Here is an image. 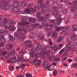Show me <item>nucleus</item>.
I'll use <instances>...</instances> for the list:
<instances>
[{"instance_id": "1", "label": "nucleus", "mask_w": 77, "mask_h": 77, "mask_svg": "<svg viewBox=\"0 0 77 77\" xmlns=\"http://www.w3.org/2000/svg\"><path fill=\"white\" fill-rule=\"evenodd\" d=\"M2 1L1 2V5L4 6L3 7V9L4 11H6L8 9H9L11 8V5L7 4H8V0H0Z\"/></svg>"}, {"instance_id": "2", "label": "nucleus", "mask_w": 77, "mask_h": 77, "mask_svg": "<svg viewBox=\"0 0 77 77\" xmlns=\"http://www.w3.org/2000/svg\"><path fill=\"white\" fill-rule=\"evenodd\" d=\"M28 8H26L25 10L26 14H30L31 12L34 13L36 12V10L33 8V4H29L28 5Z\"/></svg>"}, {"instance_id": "3", "label": "nucleus", "mask_w": 77, "mask_h": 77, "mask_svg": "<svg viewBox=\"0 0 77 77\" xmlns=\"http://www.w3.org/2000/svg\"><path fill=\"white\" fill-rule=\"evenodd\" d=\"M55 21L56 20H50V24H51V26L52 27L55 26L56 27H54L56 28V31L58 32H60V30H62V29H64V27H57V26L56 25V23H55Z\"/></svg>"}, {"instance_id": "4", "label": "nucleus", "mask_w": 77, "mask_h": 77, "mask_svg": "<svg viewBox=\"0 0 77 77\" xmlns=\"http://www.w3.org/2000/svg\"><path fill=\"white\" fill-rule=\"evenodd\" d=\"M23 32H24L23 30L20 32V34L19 35V33L16 32L14 34V35L16 37H17L19 39H22L25 38V35H26V31H25L23 33Z\"/></svg>"}, {"instance_id": "5", "label": "nucleus", "mask_w": 77, "mask_h": 77, "mask_svg": "<svg viewBox=\"0 0 77 77\" xmlns=\"http://www.w3.org/2000/svg\"><path fill=\"white\" fill-rule=\"evenodd\" d=\"M70 38L72 40H73L74 41H76L75 45L77 46V35L74 34H71L70 35Z\"/></svg>"}, {"instance_id": "6", "label": "nucleus", "mask_w": 77, "mask_h": 77, "mask_svg": "<svg viewBox=\"0 0 77 77\" xmlns=\"http://www.w3.org/2000/svg\"><path fill=\"white\" fill-rule=\"evenodd\" d=\"M12 11L13 12H16V14H20V13H21V11L20 10V8L18 7H15L12 8Z\"/></svg>"}, {"instance_id": "7", "label": "nucleus", "mask_w": 77, "mask_h": 77, "mask_svg": "<svg viewBox=\"0 0 77 77\" xmlns=\"http://www.w3.org/2000/svg\"><path fill=\"white\" fill-rule=\"evenodd\" d=\"M43 67H45V69H48L49 71H52V70L49 69L50 68V66H49V64H48V61L45 62L43 64Z\"/></svg>"}, {"instance_id": "8", "label": "nucleus", "mask_w": 77, "mask_h": 77, "mask_svg": "<svg viewBox=\"0 0 77 77\" xmlns=\"http://www.w3.org/2000/svg\"><path fill=\"white\" fill-rule=\"evenodd\" d=\"M38 25L39 24L38 23H36L35 24H33L32 26V28L30 29V31H31V30H32V31H38V29L37 28V27H38Z\"/></svg>"}, {"instance_id": "9", "label": "nucleus", "mask_w": 77, "mask_h": 77, "mask_svg": "<svg viewBox=\"0 0 77 77\" xmlns=\"http://www.w3.org/2000/svg\"><path fill=\"white\" fill-rule=\"evenodd\" d=\"M41 61L38 60V59H36L34 60L33 63L35 64V66H39L41 63Z\"/></svg>"}, {"instance_id": "10", "label": "nucleus", "mask_w": 77, "mask_h": 77, "mask_svg": "<svg viewBox=\"0 0 77 77\" xmlns=\"http://www.w3.org/2000/svg\"><path fill=\"white\" fill-rule=\"evenodd\" d=\"M32 53L34 54H35V57L36 58L40 57H41V53H36V52L35 51L33 50L32 51Z\"/></svg>"}, {"instance_id": "11", "label": "nucleus", "mask_w": 77, "mask_h": 77, "mask_svg": "<svg viewBox=\"0 0 77 77\" xmlns=\"http://www.w3.org/2000/svg\"><path fill=\"white\" fill-rule=\"evenodd\" d=\"M16 57H14V58H11L10 60H8V62L10 63H15L16 62Z\"/></svg>"}, {"instance_id": "12", "label": "nucleus", "mask_w": 77, "mask_h": 77, "mask_svg": "<svg viewBox=\"0 0 77 77\" xmlns=\"http://www.w3.org/2000/svg\"><path fill=\"white\" fill-rule=\"evenodd\" d=\"M66 51H68L71 49V45L69 44H66Z\"/></svg>"}, {"instance_id": "13", "label": "nucleus", "mask_w": 77, "mask_h": 77, "mask_svg": "<svg viewBox=\"0 0 77 77\" xmlns=\"http://www.w3.org/2000/svg\"><path fill=\"white\" fill-rule=\"evenodd\" d=\"M15 53V49L12 50L11 51L10 53H9L8 54V55H7V57H12V56L13 54H14Z\"/></svg>"}, {"instance_id": "14", "label": "nucleus", "mask_w": 77, "mask_h": 77, "mask_svg": "<svg viewBox=\"0 0 77 77\" xmlns=\"http://www.w3.org/2000/svg\"><path fill=\"white\" fill-rule=\"evenodd\" d=\"M29 24V22H20L19 23V26H25V25H26L27 24Z\"/></svg>"}, {"instance_id": "15", "label": "nucleus", "mask_w": 77, "mask_h": 77, "mask_svg": "<svg viewBox=\"0 0 77 77\" xmlns=\"http://www.w3.org/2000/svg\"><path fill=\"white\" fill-rule=\"evenodd\" d=\"M29 21L30 22V23H35L36 22V20L35 18H29Z\"/></svg>"}, {"instance_id": "16", "label": "nucleus", "mask_w": 77, "mask_h": 77, "mask_svg": "<svg viewBox=\"0 0 77 77\" xmlns=\"http://www.w3.org/2000/svg\"><path fill=\"white\" fill-rule=\"evenodd\" d=\"M13 46H14L13 44H9L7 46L6 48L7 50H10V49H11L13 47Z\"/></svg>"}, {"instance_id": "17", "label": "nucleus", "mask_w": 77, "mask_h": 77, "mask_svg": "<svg viewBox=\"0 0 77 77\" xmlns=\"http://www.w3.org/2000/svg\"><path fill=\"white\" fill-rule=\"evenodd\" d=\"M20 6L23 7V8L26 7L27 6V3L24 2H20Z\"/></svg>"}, {"instance_id": "18", "label": "nucleus", "mask_w": 77, "mask_h": 77, "mask_svg": "<svg viewBox=\"0 0 77 77\" xmlns=\"http://www.w3.org/2000/svg\"><path fill=\"white\" fill-rule=\"evenodd\" d=\"M51 48H54V50H55V52L59 50V48L56 47V46L54 45H51Z\"/></svg>"}, {"instance_id": "19", "label": "nucleus", "mask_w": 77, "mask_h": 77, "mask_svg": "<svg viewBox=\"0 0 77 77\" xmlns=\"http://www.w3.org/2000/svg\"><path fill=\"white\" fill-rule=\"evenodd\" d=\"M17 32H21V31L22 30H23V32H22V33H24V31H25V35L26 34V29H25L23 28V29H21V28H18L17 29Z\"/></svg>"}, {"instance_id": "20", "label": "nucleus", "mask_w": 77, "mask_h": 77, "mask_svg": "<svg viewBox=\"0 0 77 77\" xmlns=\"http://www.w3.org/2000/svg\"><path fill=\"white\" fill-rule=\"evenodd\" d=\"M42 47V45H38L36 48L35 50L36 51H39L41 49V47Z\"/></svg>"}, {"instance_id": "21", "label": "nucleus", "mask_w": 77, "mask_h": 77, "mask_svg": "<svg viewBox=\"0 0 77 77\" xmlns=\"http://www.w3.org/2000/svg\"><path fill=\"white\" fill-rule=\"evenodd\" d=\"M44 36L43 35H40L37 36V38L39 40H42L44 39Z\"/></svg>"}, {"instance_id": "22", "label": "nucleus", "mask_w": 77, "mask_h": 77, "mask_svg": "<svg viewBox=\"0 0 77 77\" xmlns=\"http://www.w3.org/2000/svg\"><path fill=\"white\" fill-rule=\"evenodd\" d=\"M47 53V50H46V49H43L42 50V51L40 52V53L42 54L43 55H45V54H46Z\"/></svg>"}, {"instance_id": "23", "label": "nucleus", "mask_w": 77, "mask_h": 77, "mask_svg": "<svg viewBox=\"0 0 77 77\" xmlns=\"http://www.w3.org/2000/svg\"><path fill=\"white\" fill-rule=\"evenodd\" d=\"M0 41L2 42H5L6 40L5 38L3 37V36L0 35Z\"/></svg>"}, {"instance_id": "24", "label": "nucleus", "mask_w": 77, "mask_h": 77, "mask_svg": "<svg viewBox=\"0 0 77 77\" xmlns=\"http://www.w3.org/2000/svg\"><path fill=\"white\" fill-rule=\"evenodd\" d=\"M53 14L54 15H55V17L57 18H58V17H59V15L57 14V11H55L53 13Z\"/></svg>"}, {"instance_id": "25", "label": "nucleus", "mask_w": 77, "mask_h": 77, "mask_svg": "<svg viewBox=\"0 0 77 77\" xmlns=\"http://www.w3.org/2000/svg\"><path fill=\"white\" fill-rule=\"evenodd\" d=\"M54 56L52 55L51 57H49L48 58V60L49 61L51 62L52 60H54Z\"/></svg>"}, {"instance_id": "26", "label": "nucleus", "mask_w": 77, "mask_h": 77, "mask_svg": "<svg viewBox=\"0 0 77 77\" xmlns=\"http://www.w3.org/2000/svg\"><path fill=\"white\" fill-rule=\"evenodd\" d=\"M51 1L49 0H46L45 1V3L47 6H48V7H49V6H50V3Z\"/></svg>"}, {"instance_id": "27", "label": "nucleus", "mask_w": 77, "mask_h": 77, "mask_svg": "<svg viewBox=\"0 0 77 77\" xmlns=\"http://www.w3.org/2000/svg\"><path fill=\"white\" fill-rule=\"evenodd\" d=\"M63 37H59V38L57 40V42L58 43H59L62 42V41L63 40Z\"/></svg>"}, {"instance_id": "28", "label": "nucleus", "mask_w": 77, "mask_h": 77, "mask_svg": "<svg viewBox=\"0 0 77 77\" xmlns=\"http://www.w3.org/2000/svg\"><path fill=\"white\" fill-rule=\"evenodd\" d=\"M10 26L9 24L8 23H6L4 24V27L7 29H9Z\"/></svg>"}, {"instance_id": "29", "label": "nucleus", "mask_w": 77, "mask_h": 77, "mask_svg": "<svg viewBox=\"0 0 77 77\" xmlns=\"http://www.w3.org/2000/svg\"><path fill=\"white\" fill-rule=\"evenodd\" d=\"M3 56L4 57V58L3 59H6V58H7V57H8L7 56H5V54H7L8 55V54H9V53H8V52H6L5 51H3Z\"/></svg>"}, {"instance_id": "30", "label": "nucleus", "mask_w": 77, "mask_h": 77, "mask_svg": "<svg viewBox=\"0 0 77 77\" xmlns=\"http://www.w3.org/2000/svg\"><path fill=\"white\" fill-rule=\"evenodd\" d=\"M45 29H46V30H50V29H51V27L49 25H45Z\"/></svg>"}, {"instance_id": "31", "label": "nucleus", "mask_w": 77, "mask_h": 77, "mask_svg": "<svg viewBox=\"0 0 77 77\" xmlns=\"http://www.w3.org/2000/svg\"><path fill=\"white\" fill-rule=\"evenodd\" d=\"M48 9H43L41 10L42 13L43 14H46L47 12V10Z\"/></svg>"}, {"instance_id": "32", "label": "nucleus", "mask_w": 77, "mask_h": 77, "mask_svg": "<svg viewBox=\"0 0 77 77\" xmlns=\"http://www.w3.org/2000/svg\"><path fill=\"white\" fill-rule=\"evenodd\" d=\"M9 39L11 41H14L15 40V38L11 35H10L9 37Z\"/></svg>"}, {"instance_id": "33", "label": "nucleus", "mask_w": 77, "mask_h": 77, "mask_svg": "<svg viewBox=\"0 0 77 77\" xmlns=\"http://www.w3.org/2000/svg\"><path fill=\"white\" fill-rule=\"evenodd\" d=\"M72 3L73 6H77V0L73 1L72 2Z\"/></svg>"}, {"instance_id": "34", "label": "nucleus", "mask_w": 77, "mask_h": 77, "mask_svg": "<svg viewBox=\"0 0 77 77\" xmlns=\"http://www.w3.org/2000/svg\"><path fill=\"white\" fill-rule=\"evenodd\" d=\"M41 15V13L40 12H38L36 14V17L38 18H39Z\"/></svg>"}, {"instance_id": "35", "label": "nucleus", "mask_w": 77, "mask_h": 77, "mask_svg": "<svg viewBox=\"0 0 77 77\" xmlns=\"http://www.w3.org/2000/svg\"><path fill=\"white\" fill-rule=\"evenodd\" d=\"M18 2L17 1L15 2H14L13 5V6H15V7H18Z\"/></svg>"}, {"instance_id": "36", "label": "nucleus", "mask_w": 77, "mask_h": 77, "mask_svg": "<svg viewBox=\"0 0 77 77\" xmlns=\"http://www.w3.org/2000/svg\"><path fill=\"white\" fill-rule=\"evenodd\" d=\"M42 23L43 26H46L47 24V20H44L42 22Z\"/></svg>"}, {"instance_id": "37", "label": "nucleus", "mask_w": 77, "mask_h": 77, "mask_svg": "<svg viewBox=\"0 0 77 77\" xmlns=\"http://www.w3.org/2000/svg\"><path fill=\"white\" fill-rule=\"evenodd\" d=\"M73 29L74 31H77V25H75L73 26Z\"/></svg>"}, {"instance_id": "38", "label": "nucleus", "mask_w": 77, "mask_h": 77, "mask_svg": "<svg viewBox=\"0 0 77 77\" xmlns=\"http://www.w3.org/2000/svg\"><path fill=\"white\" fill-rule=\"evenodd\" d=\"M57 35V33L56 32H54L52 34V36L53 37H56V36Z\"/></svg>"}, {"instance_id": "39", "label": "nucleus", "mask_w": 77, "mask_h": 77, "mask_svg": "<svg viewBox=\"0 0 77 77\" xmlns=\"http://www.w3.org/2000/svg\"><path fill=\"white\" fill-rule=\"evenodd\" d=\"M8 29H9L10 30H11L12 31H14V30H15V28L14 27L10 26H9V27Z\"/></svg>"}, {"instance_id": "40", "label": "nucleus", "mask_w": 77, "mask_h": 77, "mask_svg": "<svg viewBox=\"0 0 77 77\" xmlns=\"http://www.w3.org/2000/svg\"><path fill=\"white\" fill-rule=\"evenodd\" d=\"M23 60L24 58H23V57H20V60H18V62H19V61H20V62H24V61Z\"/></svg>"}, {"instance_id": "41", "label": "nucleus", "mask_w": 77, "mask_h": 77, "mask_svg": "<svg viewBox=\"0 0 77 77\" xmlns=\"http://www.w3.org/2000/svg\"><path fill=\"white\" fill-rule=\"evenodd\" d=\"M44 1L42 0H39L37 2L38 4H40L41 5L43 3Z\"/></svg>"}, {"instance_id": "42", "label": "nucleus", "mask_w": 77, "mask_h": 77, "mask_svg": "<svg viewBox=\"0 0 77 77\" xmlns=\"http://www.w3.org/2000/svg\"><path fill=\"white\" fill-rule=\"evenodd\" d=\"M25 52H27V51H26V49H23L22 50V51L20 52V54H24V53H25Z\"/></svg>"}, {"instance_id": "43", "label": "nucleus", "mask_w": 77, "mask_h": 77, "mask_svg": "<svg viewBox=\"0 0 77 77\" xmlns=\"http://www.w3.org/2000/svg\"><path fill=\"white\" fill-rule=\"evenodd\" d=\"M65 51V48H63L59 52V54H62L63 53V51Z\"/></svg>"}, {"instance_id": "44", "label": "nucleus", "mask_w": 77, "mask_h": 77, "mask_svg": "<svg viewBox=\"0 0 77 77\" xmlns=\"http://www.w3.org/2000/svg\"><path fill=\"white\" fill-rule=\"evenodd\" d=\"M44 20V17H39V18L38 19V21H42Z\"/></svg>"}, {"instance_id": "45", "label": "nucleus", "mask_w": 77, "mask_h": 77, "mask_svg": "<svg viewBox=\"0 0 77 77\" xmlns=\"http://www.w3.org/2000/svg\"><path fill=\"white\" fill-rule=\"evenodd\" d=\"M57 7L59 8H62L63 7V5L60 4H59L57 5Z\"/></svg>"}, {"instance_id": "46", "label": "nucleus", "mask_w": 77, "mask_h": 77, "mask_svg": "<svg viewBox=\"0 0 77 77\" xmlns=\"http://www.w3.org/2000/svg\"><path fill=\"white\" fill-rule=\"evenodd\" d=\"M40 6L42 8H45V5L43 3L40 5Z\"/></svg>"}, {"instance_id": "47", "label": "nucleus", "mask_w": 77, "mask_h": 77, "mask_svg": "<svg viewBox=\"0 0 77 77\" xmlns=\"http://www.w3.org/2000/svg\"><path fill=\"white\" fill-rule=\"evenodd\" d=\"M40 57H42V59L44 60L45 59V58H46V57H45V56L44 55L42 54H41V56H40Z\"/></svg>"}, {"instance_id": "48", "label": "nucleus", "mask_w": 77, "mask_h": 77, "mask_svg": "<svg viewBox=\"0 0 77 77\" xmlns=\"http://www.w3.org/2000/svg\"><path fill=\"white\" fill-rule=\"evenodd\" d=\"M72 66L73 67H75V68L77 69V63L73 64Z\"/></svg>"}, {"instance_id": "49", "label": "nucleus", "mask_w": 77, "mask_h": 77, "mask_svg": "<svg viewBox=\"0 0 77 77\" xmlns=\"http://www.w3.org/2000/svg\"><path fill=\"white\" fill-rule=\"evenodd\" d=\"M27 73L26 74V77H32V74H28Z\"/></svg>"}, {"instance_id": "50", "label": "nucleus", "mask_w": 77, "mask_h": 77, "mask_svg": "<svg viewBox=\"0 0 77 77\" xmlns=\"http://www.w3.org/2000/svg\"><path fill=\"white\" fill-rule=\"evenodd\" d=\"M20 66L23 69H25V65H24V64H21Z\"/></svg>"}, {"instance_id": "51", "label": "nucleus", "mask_w": 77, "mask_h": 77, "mask_svg": "<svg viewBox=\"0 0 77 77\" xmlns=\"http://www.w3.org/2000/svg\"><path fill=\"white\" fill-rule=\"evenodd\" d=\"M63 44H60L58 45V47L60 49L62 48V47H63Z\"/></svg>"}, {"instance_id": "52", "label": "nucleus", "mask_w": 77, "mask_h": 77, "mask_svg": "<svg viewBox=\"0 0 77 77\" xmlns=\"http://www.w3.org/2000/svg\"><path fill=\"white\" fill-rule=\"evenodd\" d=\"M54 60H55V61H60V60L59 57L55 58L54 59Z\"/></svg>"}, {"instance_id": "53", "label": "nucleus", "mask_w": 77, "mask_h": 77, "mask_svg": "<svg viewBox=\"0 0 77 77\" xmlns=\"http://www.w3.org/2000/svg\"><path fill=\"white\" fill-rule=\"evenodd\" d=\"M53 73L54 75V76H56V75H57V72L55 71H53Z\"/></svg>"}, {"instance_id": "54", "label": "nucleus", "mask_w": 77, "mask_h": 77, "mask_svg": "<svg viewBox=\"0 0 77 77\" xmlns=\"http://www.w3.org/2000/svg\"><path fill=\"white\" fill-rule=\"evenodd\" d=\"M7 19L6 18H5L3 19V23H4V24L5 23H7Z\"/></svg>"}, {"instance_id": "55", "label": "nucleus", "mask_w": 77, "mask_h": 77, "mask_svg": "<svg viewBox=\"0 0 77 77\" xmlns=\"http://www.w3.org/2000/svg\"><path fill=\"white\" fill-rule=\"evenodd\" d=\"M68 1H69V0H65V1H64V3L66 5H68Z\"/></svg>"}, {"instance_id": "56", "label": "nucleus", "mask_w": 77, "mask_h": 77, "mask_svg": "<svg viewBox=\"0 0 77 77\" xmlns=\"http://www.w3.org/2000/svg\"><path fill=\"white\" fill-rule=\"evenodd\" d=\"M62 12L63 13H67V11H66V9H63L62 10Z\"/></svg>"}, {"instance_id": "57", "label": "nucleus", "mask_w": 77, "mask_h": 77, "mask_svg": "<svg viewBox=\"0 0 77 77\" xmlns=\"http://www.w3.org/2000/svg\"><path fill=\"white\" fill-rule=\"evenodd\" d=\"M4 44H5V43H3V42L0 43V47H3V45H4Z\"/></svg>"}, {"instance_id": "58", "label": "nucleus", "mask_w": 77, "mask_h": 77, "mask_svg": "<svg viewBox=\"0 0 77 77\" xmlns=\"http://www.w3.org/2000/svg\"><path fill=\"white\" fill-rule=\"evenodd\" d=\"M55 52H56V51H55V49H53L52 51H51V54H54L55 53Z\"/></svg>"}, {"instance_id": "59", "label": "nucleus", "mask_w": 77, "mask_h": 77, "mask_svg": "<svg viewBox=\"0 0 77 77\" xmlns=\"http://www.w3.org/2000/svg\"><path fill=\"white\" fill-rule=\"evenodd\" d=\"M9 68L11 70H12L14 69V67L12 66H9Z\"/></svg>"}, {"instance_id": "60", "label": "nucleus", "mask_w": 77, "mask_h": 77, "mask_svg": "<svg viewBox=\"0 0 77 77\" xmlns=\"http://www.w3.org/2000/svg\"><path fill=\"white\" fill-rule=\"evenodd\" d=\"M61 22H62V21L60 20H58V22H57V24L58 25H59V24H60V23H61Z\"/></svg>"}, {"instance_id": "61", "label": "nucleus", "mask_w": 77, "mask_h": 77, "mask_svg": "<svg viewBox=\"0 0 77 77\" xmlns=\"http://www.w3.org/2000/svg\"><path fill=\"white\" fill-rule=\"evenodd\" d=\"M45 18H48V17H50V15L48 14H45Z\"/></svg>"}, {"instance_id": "62", "label": "nucleus", "mask_w": 77, "mask_h": 77, "mask_svg": "<svg viewBox=\"0 0 77 77\" xmlns=\"http://www.w3.org/2000/svg\"><path fill=\"white\" fill-rule=\"evenodd\" d=\"M43 47H44V48H45L44 49H46V48H48V47H49L48 45L44 46Z\"/></svg>"}, {"instance_id": "63", "label": "nucleus", "mask_w": 77, "mask_h": 77, "mask_svg": "<svg viewBox=\"0 0 77 77\" xmlns=\"http://www.w3.org/2000/svg\"><path fill=\"white\" fill-rule=\"evenodd\" d=\"M30 57H32V58H33V57H34V54H30Z\"/></svg>"}, {"instance_id": "64", "label": "nucleus", "mask_w": 77, "mask_h": 77, "mask_svg": "<svg viewBox=\"0 0 77 77\" xmlns=\"http://www.w3.org/2000/svg\"><path fill=\"white\" fill-rule=\"evenodd\" d=\"M73 19H74L75 20H77V16H75V15L73 16Z\"/></svg>"}]
</instances>
